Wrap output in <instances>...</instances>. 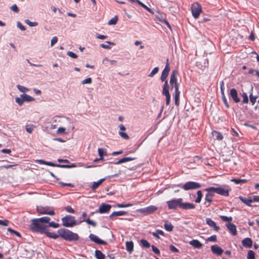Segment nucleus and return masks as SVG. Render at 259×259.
I'll list each match as a JSON object with an SVG mask.
<instances>
[{
  "label": "nucleus",
  "instance_id": "4d7b16f0",
  "mask_svg": "<svg viewBox=\"0 0 259 259\" xmlns=\"http://www.w3.org/2000/svg\"><path fill=\"white\" fill-rule=\"evenodd\" d=\"M250 198L251 199V203L259 202V196L254 195L250 196Z\"/></svg>",
  "mask_w": 259,
  "mask_h": 259
},
{
  "label": "nucleus",
  "instance_id": "72a5a7b5",
  "mask_svg": "<svg viewBox=\"0 0 259 259\" xmlns=\"http://www.w3.org/2000/svg\"><path fill=\"white\" fill-rule=\"evenodd\" d=\"M17 88L20 92L23 93V94L29 92L30 90L29 89L20 84H18L17 85Z\"/></svg>",
  "mask_w": 259,
  "mask_h": 259
},
{
  "label": "nucleus",
  "instance_id": "f257e3e1",
  "mask_svg": "<svg viewBox=\"0 0 259 259\" xmlns=\"http://www.w3.org/2000/svg\"><path fill=\"white\" fill-rule=\"evenodd\" d=\"M50 220L48 217L32 219L29 228L33 232L45 233L47 232V225L44 224L49 223Z\"/></svg>",
  "mask_w": 259,
  "mask_h": 259
},
{
  "label": "nucleus",
  "instance_id": "ddd939ff",
  "mask_svg": "<svg viewBox=\"0 0 259 259\" xmlns=\"http://www.w3.org/2000/svg\"><path fill=\"white\" fill-rule=\"evenodd\" d=\"M169 71H170V66H169V65L168 63V59H167L166 64L165 65V66L164 69L163 70V71L162 72L161 75L160 77V79L162 82L164 81V82H165V81H167L166 80V78L168 75Z\"/></svg>",
  "mask_w": 259,
  "mask_h": 259
},
{
  "label": "nucleus",
  "instance_id": "c85d7f7f",
  "mask_svg": "<svg viewBox=\"0 0 259 259\" xmlns=\"http://www.w3.org/2000/svg\"><path fill=\"white\" fill-rule=\"evenodd\" d=\"M239 198L243 203H244L247 206H251V199L250 198V197L248 198H246L242 196H239Z\"/></svg>",
  "mask_w": 259,
  "mask_h": 259
},
{
  "label": "nucleus",
  "instance_id": "052dcab7",
  "mask_svg": "<svg viewBox=\"0 0 259 259\" xmlns=\"http://www.w3.org/2000/svg\"><path fill=\"white\" fill-rule=\"evenodd\" d=\"M217 240V236L215 235H212L206 239L207 241L216 242Z\"/></svg>",
  "mask_w": 259,
  "mask_h": 259
},
{
  "label": "nucleus",
  "instance_id": "4468645a",
  "mask_svg": "<svg viewBox=\"0 0 259 259\" xmlns=\"http://www.w3.org/2000/svg\"><path fill=\"white\" fill-rule=\"evenodd\" d=\"M89 238L91 239V240L98 244L105 245L107 244V242L106 241H104L100 239L98 236L93 234H91L89 236Z\"/></svg>",
  "mask_w": 259,
  "mask_h": 259
},
{
  "label": "nucleus",
  "instance_id": "b1692460",
  "mask_svg": "<svg viewBox=\"0 0 259 259\" xmlns=\"http://www.w3.org/2000/svg\"><path fill=\"white\" fill-rule=\"evenodd\" d=\"M42 163L50 165V166H58V167H62V168H71V167H75V165L74 164H72L71 165H65V164L60 165V164H56L55 163Z\"/></svg>",
  "mask_w": 259,
  "mask_h": 259
},
{
  "label": "nucleus",
  "instance_id": "393cba45",
  "mask_svg": "<svg viewBox=\"0 0 259 259\" xmlns=\"http://www.w3.org/2000/svg\"><path fill=\"white\" fill-rule=\"evenodd\" d=\"M175 99V104L177 106H179L180 105V91L179 90H175V94L174 95Z\"/></svg>",
  "mask_w": 259,
  "mask_h": 259
},
{
  "label": "nucleus",
  "instance_id": "0e129e2a",
  "mask_svg": "<svg viewBox=\"0 0 259 259\" xmlns=\"http://www.w3.org/2000/svg\"><path fill=\"white\" fill-rule=\"evenodd\" d=\"M11 10L13 11H14V12L15 13H18L19 11V8H18L17 6L15 4V5H13V6H12L11 7Z\"/></svg>",
  "mask_w": 259,
  "mask_h": 259
},
{
  "label": "nucleus",
  "instance_id": "49530a36",
  "mask_svg": "<svg viewBox=\"0 0 259 259\" xmlns=\"http://www.w3.org/2000/svg\"><path fill=\"white\" fill-rule=\"evenodd\" d=\"M140 242L144 247L149 248L150 246V243L146 240L141 239Z\"/></svg>",
  "mask_w": 259,
  "mask_h": 259
},
{
  "label": "nucleus",
  "instance_id": "bf43d9fd",
  "mask_svg": "<svg viewBox=\"0 0 259 259\" xmlns=\"http://www.w3.org/2000/svg\"><path fill=\"white\" fill-rule=\"evenodd\" d=\"M222 100H223V103H224V104L225 105L226 107L227 108H229V104L228 103L227 100V99H226V98L225 97V94L222 95Z\"/></svg>",
  "mask_w": 259,
  "mask_h": 259
},
{
  "label": "nucleus",
  "instance_id": "473e14b6",
  "mask_svg": "<svg viewBox=\"0 0 259 259\" xmlns=\"http://www.w3.org/2000/svg\"><path fill=\"white\" fill-rule=\"evenodd\" d=\"M164 229L168 232L172 231L174 228L173 225L170 223L168 222H166L164 223Z\"/></svg>",
  "mask_w": 259,
  "mask_h": 259
},
{
  "label": "nucleus",
  "instance_id": "3c124183",
  "mask_svg": "<svg viewBox=\"0 0 259 259\" xmlns=\"http://www.w3.org/2000/svg\"><path fill=\"white\" fill-rule=\"evenodd\" d=\"M7 230H8V231L10 232V233H11L12 234H15L16 236H18L19 237H21V235L20 233H19L18 232H17L16 231H15V230H13L12 229H11L10 228H8L7 229Z\"/></svg>",
  "mask_w": 259,
  "mask_h": 259
},
{
  "label": "nucleus",
  "instance_id": "5701e85b",
  "mask_svg": "<svg viewBox=\"0 0 259 259\" xmlns=\"http://www.w3.org/2000/svg\"><path fill=\"white\" fill-rule=\"evenodd\" d=\"M195 208V205L191 203H184L183 201L181 202V208L183 209H193Z\"/></svg>",
  "mask_w": 259,
  "mask_h": 259
},
{
  "label": "nucleus",
  "instance_id": "58836bf2",
  "mask_svg": "<svg viewBox=\"0 0 259 259\" xmlns=\"http://www.w3.org/2000/svg\"><path fill=\"white\" fill-rule=\"evenodd\" d=\"M45 234H47V236L53 239H57L59 236H60L59 234L58 235L54 233L49 232L47 230V232L45 233Z\"/></svg>",
  "mask_w": 259,
  "mask_h": 259
},
{
  "label": "nucleus",
  "instance_id": "a211bd4d",
  "mask_svg": "<svg viewBox=\"0 0 259 259\" xmlns=\"http://www.w3.org/2000/svg\"><path fill=\"white\" fill-rule=\"evenodd\" d=\"M226 226L232 235L235 236L237 235L236 227L234 224L228 223L226 225Z\"/></svg>",
  "mask_w": 259,
  "mask_h": 259
},
{
  "label": "nucleus",
  "instance_id": "338daca9",
  "mask_svg": "<svg viewBox=\"0 0 259 259\" xmlns=\"http://www.w3.org/2000/svg\"><path fill=\"white\" fill-rule=\"evenodd\" d=\"M58 41V37L57 36H54L51 41V46L53 47Z\"/></svg>",
  "mask_w": 259,
  "mask_h": 259
},
{
  "label": "nucleus",
  "instance_id": "1a4fd4ad",
  "mask_svg": "<svg viewBox=\"0 0 259 259\" xmlns=\"http://www.w3.org/2000/svg\"><path fill=\"white\" fill-rule=\"evenodd\" d=\"M37 212L41 214H49L54 215L55 214L54 209L49 206H37Z\"/></svg>",
  "mask_w": 259,
  "mask_h": 259
},
{
  "label": "nucleus",
  "instance_id": "6e6d98bb",
  "mask_svg": "<svg viewBox=\"0 0 259 259\" xmlns=\"http://www.w3.org/2000/svg\"><path fill=\"white\" fill-rule=\"evenodd\" d=\"M92 82V79L91 77H88L81 81V83L82 84H91Z\"/></svg>",
  "mask_w": 259,
  "mask_h": 259
},
{
  "label": "nucleus",
  "instance_id": "cd10ccee",
  "mask_svg": "<svg viewBox=\"0 0 259 259\" xmlns=\"http://www.w3.org/2000/svg\"><path fill=\"white\" fill-rule=\"evenodd\" d=\"M126 213L127 212L124 211H114L109 215V218L110 219H112L114 217L123 215Z\"/></svg>",
  "mask_w": 259,
  "mask_h": 259
},
{
  "label": "nucleus",
  "instance_id": "c03bdc74",
  "mask_svg": "<svg viewBox=\"0 0 259 259\" xmlns=\"http://www.w3.org/2000/svg\"><path fill=\"white\" fill-rule=\"evenodd\" d=\"M220 218L222 221L224 222H229L230 223L232 221V218L231 217H227L225 215H220Z\"/></svg>",
  "mask_w": 259,
  "mask_h": 259
},
{
  "label": "nucleus",
  "instance_id": "69168bd1",
  "mask_svg": "<svg viewBox=\"0 0 259 259\" xmlns=\"http://www.w3.org/2000/svg\"><path fill=\"white\" fill-rule=\"evenodd\" d=\"M67 54L70 57L75 59L77 57V55L75 54L74 53L71 52V51H68L67 53Z\"/></svg>",
  "mask_w": 259,
  "mask_h": 259
},
{
  "label": "nucleus",
  "instance_id": "2f4dec72",
  "mask_svg": "<svg viewBox=\"0 0 259 259\" xmlns=\"http://www.w3.org/2000/svg\"><path fill=\"white\" fill-rule=\"evenodd\" d=\"M212 136L218 140L221 141L223 139V135L219 132L213 131L212 132Z\"/></svg>",
  "mask_w": 259,
  "mask_h": 259
},
{
  "label": "nucleus",
  "instance_id": "f704fd0d",
  "mask_svg": "<svg viewBox=\"0 0 259 259\" xmlns=\"http://www.w3.org/2000/svg\"><path fill=\"white\" fill-rule=\"evenodd\" d=\"M105 180V178L101 179L97 182H94L91 188L93 190H95Z\"/></svg>",
  "mask_w": 259,
  "mask_h": 259
},
{
  "label": "nucleus",
  "instance_id": "f03ea898",
  "mask_svg": "<svg viewBox=\"0 0 259 259\" xmlns=\"http://www.w3.org/2000/svg\"><path fill=\"white\" fill-rule=\"evenodd\" d=\"M53 121L55 122H60L64 125L67 126L66 127L62 126L59 127L56 131L57 134L66 135L67 134L66 132V130L69 131L70 128V124L71 123V120L69 118L64 117L55 116L53 118Z\"/></svg>",
  "mask_w": 259,
  "mask_h": 259
},
{
  "label": "nucleus",
  "instance_id": "9d476101",
  "mask_svg": "<svg viewBox=\"0 0 259 259\" xmlns=\"http://www.w3.org/2000/svg\"><path fill=\"white\" fill-rule=\"evenodd\" d=\"M183 201L182 198L174 199L167 201L166 203L169 209H176L178 207L181 208V202Z\"/></svg>",
  "mask_w": 259,
  "mask_h": 259
},
{
  "label": "nucleus",
  "instance_id": "a878e982",
  "mask_svg": "<svg viewBox=\"0 0 259 259\" xmlns=\"http://www.w3.org/2000/svg\"><path fill=\"white\" fill-rule=\"evenodd\" d=\"M168 84L167 81L164 82V85L162 88V94L165 97L170 96V95L168 91Z\"/></svg>",
  "mask_w": 259,
  "mask_h": 259
},
{
  "label": "nucleus",
  "instance_id": "0eeeda50",
  "mask_svg": "<svg viewBox=\"0 0 259 259\" xmlns=\"http://www.w3.org/2000/svg\"><path fill=\"white\" fill-rule=\"evenodd\" d=\"M191 9L192 15L195 19H197L202 12L201 5L197 2L192 4Z\"/></svg>",
  "mask_w": 259,
  "mask_h": 259
},
{
  "label": "nucleus",
  "instance_id": "39448f33",
  "mask_svg": "<svg viewBox=\"0 0 259 259\" xmlns=\"http://www.w3.org/2000/svg\"><path fill=\"white\" fill-rule=\"evenodd\" d=\"M178 75V72L177 70H173L170 74L169 83L170 86L175 88V90L179 89V83L178 82L177 76Z\"/></svg>",
  "mask_w": 259,
  "mask_h": 259
},
{
  "label": "nucleus",
  "instance_id": "774afa93",
  "mask_svg": "<svg viewBox=\"0 0 259 259\" xmlns=\"http://www.w3.org/2000/svg\"><path fill=\"white\" fill-rule=\"evenodd\" d=\"M17 26L20 30L22 31H24L26 29L25 27L23 26L20 22H17Z\"/></svg>",
  "mask_w": 259,
  "mask_h": 259
},
{
  "label": "nucleus",
  "instance_id": "bb28decb",
  "mask_svg": "<svg viewBox=\"0 0 259 259\" xmlns=\"http://www.w3.org/2000/svg\"><path fill=\"white\" fill-rule=\"evenodd\" d=\"M168 84L167 81L164 82V85L162 88V94L165 97L170 96V95L168 91Z\"/></svg>",
  "mask_w": 259,
  "mask_h": 259
},
{
  "label": "nucleus",
  "instance_id": "20e7f679",
  "mask_svg": "<svg viewBox=\"0 0 259 259\" xmlns=\"http://www.w3.org/2000/svg\"><path fill=\"white\" fill-rule=\"evenodd\" d=\"M34 100L35 99L33 97L26 94H21L20 97L15 98V102L20 106H22L24 102H31L34 101Z\"/></svg>",
  "mask_w": 259,
  "mask_h": 259
},
{
  "label": "nucleus",
  "instance_id": "4c0bfd02",
  "mask_svg": "<svg viewBox=\"0 0 259 259\" xmlns=\"http://www.w3.org/2000/svg\"><path fill=\"white\" fill-rule=\"evenodd\" d=\"M159 235H161L162 236H164V233L163 231L161 230H157L156 231V232L152 233V235L154 237H155V238H156L157 239H160V237L159 236Z\"/></svg>",
  "mask_w": 259,
  "mask_h": 259
},
{
  "label": "nucleus",
  "instance_id": "37998d69",
  "mask_svg": "<svg viewBox=\"0 0 259 259\" xmlns=\"http://www.w3.org/2000/svg\"><path fill=\"white\" fill-rule=\"evenodd\" d=\"M117 21L118 17L117 16H115L108 21V24L109 25H115L116 24Z\"/></svg>",
  "mask_w": 259,
  "mask_h": 259
},
{
  "label": "nucleus",
  "instance_id": "2eb2a0df",
  "mask_svg": "<svg viewBox=\"0 0 259 259\" xmlns=\"http://www.w3.org/2000/svg\"><path fill=\"white\" fill-rule=\"evenodd\" d=\"M111 208L110 205L102 203L99 207V212L101 213H106L110 210Z\"/></svg>",
  "mask_w": 259,
  "mask_h": 259
},
{
  "label": "nucleus",
  "instance_id": "6ab92c4d",
  "mask_svg": "<svg viewBox=\"0 0 259 259\" xmlns=\"http://www.w3.org/2000/svg\"><path fill=\"white\" fill-rule=\"evenodd\" d=\"M98 154L100 156L99 159H95L94 160L93 162H98L99 160H103V156L104 155H107V151L106 149L104 148H100L98 149Z\"/></svg>",
  "mask_w": 259,
  "mask_h": 259
},
{
  "label": "nucleus",
  "instance_id": "ea45409f",
  "mask_svg": "<svg viewBox=\"0 0 259 259\" xmlns=\"http://www.w3.org/2000/svg\"><path fill=\"white\" fill-rule=\"evenodd\" d=\"M136 2L143 8H144L145 10H146L147 11L151 13H153V12L152 11L151 9H150L149 7H148L147 6H146L145 4H144L143 3H142L139 0H136Z\"/></svg>",
  "mask_w": 259,
  "mask_h": 259
},
{
  "label": "nucleus",
  "instance_id": "8fccbe9b",
  "mask_svg": "<svg viewBox=\"0 0 259 259\" xmlns=\"http://www.w3.org/2000/svg\"><path fill=\"white\" fill-rule=\"evenodd\" d=\"M159 71V68L156 67L153 69L152 71L150 73L148 76L150 77L154 76Z\"/></svg>",
  "mask_w": 259,
  "mask_h": 259
},
{
  "label": "nucleus",
  "instance_id": "423d86ee",
  "mask_svg": "<svg viewBox=\"0 0 259 259\" xmlns=\"http://www.w3.org/2000/svg\"><path fill=\"white\" fill-rule=\"evenodd\" d=\"M62 225L66 227H72L76 224L75 218L68 215L62 218Z\"/></svg>",
  "mask_w": 259,
  "mask_h": 259
},
{
  "label": "nucleus",
  "instance_id": "5fc2aeb1",
  "mask_svg": "<svg viewBox=\"0 0 259 259\" xmlns=\"http://www.w3.org/2000/svg\"><path fill=\"white\" fill-rule=\"evenodd\" d=\"M85 221L86 223L89 224L93 226V227H95L97 225L96 223L89 219H87V220H85L84 219L81 222Z\"/></svg>",
  "mask_w": 259,
  "mask_h": 259
},
{
  "label": "nucleus",
  "instance_id": "a19ab883",
  "mask_svg": "<svg viewBox=\"0 0 259 259\" xmlns=\"http://www.w3.org/2000/svg\"><path fill=\"white\" fill-rule=\"evenodd\" d=\"M197 197L195 200V202L196 203H199V202H200L202 197V192L200 190L198 191L197 192Z\"/></svg>",
  "mask_w": 259,
  "mask_h": 259
},
{
  "label": "nucleus",
  "instance_id": "c9c22d12",
  "mask_svg": "<svg viewBox=\"0 0 259 259\" xmlns=\"http://www.w3.org/2000/svg\"><path fill=\"white\" fill-rule=\"evenodd\" d=\"M231 181L234 182L235 184H241L246 183L247 180L246 179H232Z\"/></svg>",
  "mask_w": 259,
  "mask_h": 259
},
{
  "label": "nucleus",
  "instance_id": "c756f323",
  "mask_svg": "<svg viewBox=\"0 0 259 259\" xmlns=\"http://www.w3.org/2000/svg\"><path fill=\"white\" fill-rule=\"evenodd\" d=\"M212 192H208L205 197V200L206 202H208V203H210L212 201L213 197L214 196V194L211 193ZM209 204H208L207 206H208Z\"/></svg>",
  "mask_w": 259,
  "mask_h": 259
},
{
  "label": "nucleus",
  "instance_id": "7ed1b4c3",
  "mask_svg": "<svg viewBox=\"0 0 259 259\" xmlns=\"http://www.w3.org/2000/svg\"><path fill=\"white\" fill-rule=\"evenodd\" d=\"M58 233L60 237L67 241H76L79 239V236L77 234L74 233L66 229H60L58 230Z\"/></svg>",
  "mask_w": 259,
  "mask_h": 259
},
{
  "label": "nucleus",
  "instance_id": "e433bc0d",
  "mask_svg": "<svg viewBox=\"0 0 259 259\" xmlns=\"http://www.w3.org/2000/svg\"><path fill=\"white\" fill-rule=\"evenodd\" d=\"M95 256L97 259H104L105 255L99 250H96L95 251Z\"/></svg>",
  "mask_w": 259,
  "mask_h": 259
},
{
  "label": "nucleus",
  "instance_id": "9b49d317",
  "mask_svg": "<svg viewBox=\"0 0 259 259\" xmlns=\"http://www.w3.org/2000/svg\"><path fill=\"white\" fill-rule=\"evenodd\" d=\"M157 210V207L154 205H150L149 206L140 208L138 209V211L140 213H143L145 215H148L155 212Z\"/></svg>",
  "mask_w": 259,
  "mask_h": 259
},
{
  "label": "nucleus",
  "instance_id": "13d9d810",
  "mask_svg": "<svg viewBox=\"0 0 259 259\" xmlns=\"http://www.w3.org/2000/svg\"><path fill=\"white\" fill-rule=\"evenodd\" d=\"M243 100L242 103H247L248 102V96L246 93H243L242 95Z\"/></svg>",
  "mask_w": 259,
  "mask_h": 259
},
{
  "label": "nucleus",
  "instance_id": "603ef678",
  "mask_svg": "<svg viewBox=\"0 0 259 259\" xmlns=\"http://www.w3.org/2000/svg\"><path fill=\"white\" fill-rule=\"evenodd\" d=\"M118 134L119 136L123 139L128 140L130 138L127 134L125 133H124L123 132H119Z\"/></svg>",
  "mask_w": 259,
  "mask_h": 259
},
{
  "label": "nucleus",
  "instance_id": "a18cd8bd",
  "mask_svg": "<svg viewBox=\"0 0 259 259\" xmlns=\"http://www.w3.org/2000/svg\"><path fill=\"white\" fill-rule=\"evenodd\" d=\"M48 224V225H47V228L48 227H53L54 228H58L59 226V224L58 223H55V222H49V223H47Z\"/></svg>",
  "mask_w": 259,
  "mask_h": 259
},
{
  "label": "nucleus",
  "instance_id": "79ce46f5",
  "mask_svg": "<svg viewBox=\"0 0 259 259\" xmlns=\"http://www.w3.org/2000/svg\"><path fill=\"white\" fill-rule=\"evenodd\" d=\"M247 259H255V253L253 251L249 250L247 252Z\"/></svg>",
  "mask_w": 259,
  "mask_h": 259
},
{
  "label": "nucleus",
  "instance_id": "dca6fc26",
  "mask_svg": "<svg viewBox=\"0 0 259 259\" xmlns=\"http://www.w3.org/2000/svg\"><path fill=\"white\" fill-rule=\"evenodd\" d=\"M230 96L235 103L240 102V98L238 97V94L235 89H232L230 92Z\"/></svg>",
  "mask_w": 259,
  "mask_h": 259
},
{
  "label": "nucleus",
  "instance_id": "de8ad7c7",
  "mask_svg": "<svg viewBox=\"0 0 259 259\" xmlns=\"http://www.w3.org/2000/svg\"><path fill=\"white\" fill-rule=\"evenodd\" d=\"M136 158L134 157H126L119 159L117 162H127L129 161L134 160Z\"/></svg>",
  "mask_w": 259,
  "mask_h": 259
},
{
  "label": "nucleus",
  "instance_id": "680f3d73",
  "mask_svg": "<svg viewBox=\"0 0 259 259\" xmlns=\"http://www.w3.org/2000/svg\"><path fill=\"white\" fill-rule=\"evenodd\" d=\"M33 130H34V126L32 125L26 126V131L28 133H30V134L32 133Z\"/></svg>",
  "mask_w": 259,
  "mask_h": 259
},
{
  "label": "nucleus",
  "instance_id": "6e6552de",
  "mask_svg": "<svg viewBox=\"0 0 259 259\" xmlns=\"http://www.w3.org/2000/svg\"><path fill=\"white\" fill-rule=\"evenodd\" d=\"M205 191L209 192H212L217 193V194H219L220 195L225 196H229V191L228 190H226L222 187H209L206 189H205Z\"/></svg>",
  "mask_w": 259,
  "mask_h": 259
},
{
  "label": "nucleus",
  "instance_id": "7c9ffc66",
  "mask_svg": "<svg viewBox=\"0 0 259 259\" xmlns=\"http://www.w3.org/2000/svg\"><path fill=\"white\" fill-rule=\"evenodd\" d=\"M126 250L131 253L134 250V243L132 241H127L126 242Z\"/></svg>",
  "mask_w": 259,
  "mask_h": 259
},
{
  "label": "nucleus",
  "instance_id": "f8f14e48",
  "mask_svg": "<svg viewBox=\"0 0 259 259\" xmlns=\"http://www.w3.org/2000/svg\"><path fill=\"white\" fill-rule=\"evenodd\" d=\"M201 185L195 182H188L186 183L183 186L182 188L185 190H193L200 188Z\"/></svg>",
  "mask_w": 259,
  "mask_h": 259
},
{
  "label": "nucleus",
  "instance_id": "aec40b11",
  "mask_svg": "<svg viewBox=\"0 0 259 259\" xmlns=\"http://www.w3.org/2000/svg\"><path fill=\"white\" fill-rule=\"evenodd\" d=\"M211 251L218 255H221L223 252V250L219 246L213 245L211 246Z\"/></svg>",
  "mask_w": 259,
  "mask_h": 259
},
{
  "label": "nucleus",
  "instance_id": "e2e57ef3",
  "mask_svg": "<svg viewBox=\"0 0 259 259\" xmlns=\"http://www.w3.org/2000/svg\"><path fill=\"white\" fill-rule=\"evenodd\" d=\"M151 248L152 251L156 254L159 255L160 254V251L159 249L154 245H152Z\"/></svg>",
  "mask_w": 259,
  "mask_h": 259
},
{
  "label": "nucleus",
  "instance_id": "f3484780",
  "mask_svg": "<svg viewBox=\"0 0 259 259\" xmlns=\"http://www.w3.org/2000/svg\"><path fill=\"white\" fill-rule=\"evenodd\" d=\"M206 223L210 227L213 228L214 230L218 232L220 230V227L216 225V223L210 218L206 219Z\"/></svg>",
  "mask_w": 259,
  "mask_h": 259
},
{
  "label": "nucleus",
  "instance_id": "864d4df0",
  "mask_svg": "<svg viewBox=\"0 0 259 259\" xmlns=\"http://www.w3.org/2000/svg\"><path fill=\"white\" fill-rule=\"evenodd\" d=\"M249 98L250 102L251 103L252 105H254L256 102L257 97L253 96L252 93H250L249 95Z\"/></svg>",
  "mask_w": 259,
  "mask_h": 259
},
{
  "label": "nucleus",
  "instance_id": "4be33fe9",
  "mask_svg": "<svg viewBox=\"0 0 259 259\" xmlns=\"http://www.w3.org/2000/svg\"><path fill=\"white\" fill-rule=\"evenodd\" d=\"M242 244L246 248H251L252 246V241L250 238H245L242 240Z\"/></svg>",
  "mask_w": 259,
  "mask_h": 259
},
{
  "label": "nucleus",
  "instance_id": "09e8293b",
  "mask_svg": "<svg viewBox=\"0 0 259 259\" xmlns=\"http://www.w3.org/2000/svg\"><path fill=\"white\" fill-rule=\"evenodd\" d=\"M25 23L28 25L30 27H34L38 25V23L36 22H31L28 19H26L25 20Z\"/></svg>",
  "mask_w": 259,
  "mask_h": 259
},
{
  "label": "nucleus",
  "instance_id": "412c9836",
  "mask_svg": "<svg viewBox=\"0 0 259 259\" xmlns=\"http://www.w3.org/2000/svg\"><path fill=\"white\" fill-rule=\"evenodd\" d=\"M190 245L192 246L194 248L200 249L202 247L203 244L198 240L194 239L189 241Z\"/></svg>",
  "mask_w": 259,
  "mask_h": 259
}]
</instances>
